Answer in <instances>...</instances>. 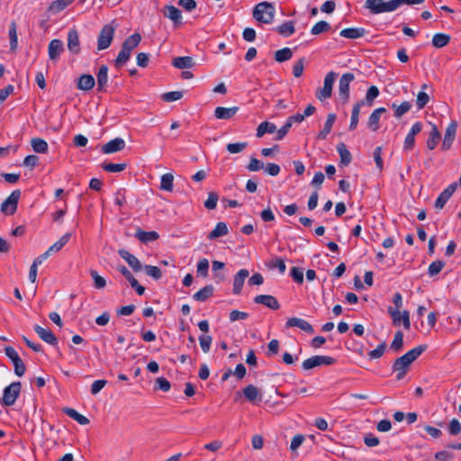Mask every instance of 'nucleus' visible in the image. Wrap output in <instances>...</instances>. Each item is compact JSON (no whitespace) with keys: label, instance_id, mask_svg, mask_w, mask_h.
Instances as JSON below:
<instances>
[{"label":"nucleus","instance_id":"obj_1","mask_svg":"<svg viewBox=\"0 0 461 461\" xmlns=\"http://www.w3.org/2000/svg\"><path fill=\"white\" fill-rule=\"evenodd\" d=\"M426 348V345H420L394 360L392 368L393 372L396 373L397 380H402L406 375L411 363L414 362Z\"/></svg>","mask_w":461,"mask_h":461},{"label":"nucleus","instance_id":"obj_2","mask_svg":"<svg viewBox=\"0 0 461 461\" xmlns=\"http://www.w3.org/2000/svg\"><path fill=\"white\" fill-rule=\"evenodd\" d=\"M275 6L268 2L258 4L253 10V17L259 23H271L275 17Z\"/></svg>","mask_w":461,"mask_h":461},{"label":"nucleus","instance_id":"obj_3","mask_svg":"<svg viewBox=\"0 0 461 461\" xmlns=\"http://www.w3.org/2000/svg\"><path fill=\"white\" fill-rule=\"evenodd\" d=\"M365 8L369 10L372 14L394 11L393 0L388 2H385L384 0H366Z\"/></svg>","mask_w":461,"mask_h":461},{"label":"nucleus","instance_id":"obj_4","mask_svg":"<svg viewBox=\"0 0 461 461\" xmlns=\"http://www.w3.org/2000/svg\"><path fill=\"white\" fill-rule=\"evenodd\" d=\"M22 384L20 382H13L4 389L2 404L5 406H12L15 403L20 395Z\"/></svg>","mask_w":461,"mask_h":461},{"label":"nucleus","instance_id":"obj_5","mask_svg":"<svg viewBox=\"0 0 461 461\" xmlns=\"http://www.w3.org/2000/svg\"><path fill=\"white\" fill-rule=\"evenodd\" d=\"M21 196L20 190H14L11 194L2 203L1 212L6 215H13L17 210L18 201Z\"/></svg>","mask_w":461,"mask_h":461},{"label":"nucleus","instance_id":"obj_6","mask_svg":"<svg viewBox=\"0 0 461 461\" xmlns=\"http://www.w3.org/2000/svg\"><path fill=\"white\" fill-rule=\"evenodd\" d=\"M336 77H337V74L333 71L329 72L325 76L323 87L317 90V92H316V97L319 100L323 101L331 96L332 87H333V84H334Z\"/></svg>","mask_w":461,"mask_h":461},{"label":"nucleus","instance_id":"obj_7","mask_svg":"<svg viewBox=\"0 0 461 461\" xmlns=\"http://www.w3.org/2000/svg\"><path fill=\"white\" fill-rule=\"evenodd\" d=\"M335 363L336 359L334 357L329 356H313L312 357L305 359L303 362L302 366L304 370H310L321 365L331 366L334 365Z\"/></svg>","mask_w":461,"mask_h":461},{"label":"nucleus","instance_id":"obj_8","mask_svg":"<svg viewBox=\"0 0 461 461\" xmlns=\"http://www.w3.org/2000/svg\"><path fill=\"white\" fill-rule=\"evenodd\" d=\"M355 79L353 73H345L339 78V96L343 104H346L349 99V85Z\"/></svg>","mask_w":461,"mask_h":461},{"label":"nucleus","instance_id":"obj_9","mask_svg":"<svg viewBox=\"0 0 461 461\" xmlns=\"http://www.w3.org/2000/svg\"><path fill=\"white\" fill-rule=\"evenodd\" d=\"M114 35V28L109 24L104 25L98 36L97 40V49L99 50H103L107 49L113 39Z\"/></svg>","mask_w":461,"mask_h":461},{"label":"nucleus","instance_id":"obj_10","mask_svg":"<svg viewBox=\"0 0 461 461\" xmlns=\"http://www.w3.org/2000/svg\"><path fill=\"white\" fill-rule=\"evenodd\" d=\"M388 312L392 317L393 323L399 326L402 322L404 329L409 330L411 327L410 313L407 310L400 312L398 310H393V307H388Z\"/></svg>","mask_w":461,"mask_h":461},{"label":"nucleus","instance_id":"obj_11","mask_svg":"<svg viewBox=\"0 0 461 461\" xmlns=\"http://www.w3.org/2000/svg\"><path fill=\"white\" fill-rule=\"evenodd\" d=\"M457 126V122L456 121H452L447 127L441 144L442 150H448L452 147L453 141L456 138Z\"/></svg>","mask_w":461,"mask_h":461},{"label":"nucleus","instance_id":"obj_12","mask_svg":"<svg viewBox=\"0 0 461 461\" xmlns=\"http://www.w3.org/2000/svg\"><path fill=\"white\" fill-rule=\"evenodd\" d=\"M63 51L64 45L62 41L59 39H54L50 41L48 46V54L51 61H57Z\"/></svg>","mask_w":461,"mask_h":461},{"label":"nucleus","instance_id":"obj_13","mask_svg":"<svg viewBox=\"0 0 461 461\" xmlns=\"http://www.w3.org/2000/svg\"><path fill=\"white\" fill-rule=\"evenodd\" d=\"M285 327L287 329L292 327H297L308 334H312L314 332V329L311 323H309L305 320L297 317L289 318L285 322Z\"/></svg>","mask_w":461,"mask_h":461},{"label":"nucleus","instance_id":"obj_14","mask_svg":"<svg viewBox=\"0 0 461 461\" xmlns=\"http://www.w3.org/2000/svg\"><path fill=\"white\" fill-rule=\"evenodd\" d=\"M68 49L74 55H77L80 52L79 35L75 28L68 32Z\"/></svg>","mask_w":461,"mask_h":461},{"label":"nucleus","instance_id":"obj_15","mask_svg":"<svg viewBox=\"0 0 461 461\" xmlns=\"http://www.w3.org/2000/svg\"><path fill=\"white\" fill-rule=\"evenodd\" d=\"M33 330L37 333V335L46 343L52 346L58 344V339L50 330L44 329L38 324L34 325Z\"/></svg>","mask_w":461,"mask_h":461},{"label":"nucleus","instance_id":"obj_16","mask_svg":"<svg viewBox=\"0 0 461 461\" xmlns=\"http://www.w3.org/2000/svg\"><path fill=\"white\" fill-rule=\"evenodd\" d=\"M254 303L258 304H263L271 310H278L280 303L277 299L273 295L259 294L254 298Z\"/></svg>","mask_w":461,"mask_h":461},{"label":"nucleus","instance_id":"obj_17","mask_svg":"<svg viewBox=\"0 0 461 461\" xmlns=\"http://www.w3.org/2000/svg\"><path fill=\"white\" fill-rule=\"evenodd\" d=\"M97 91L104 93L106 92L108 86V67L103 65L100 67L97 75Z\"/></svg>","mask_w":461,"mask_h":461},{"label":"nucleus","instance_id":"obj_18","mask_svg":"<svg viewBox=\"0 0 461 461\" xmlns=\"http://www.w3.org/2000/svg\"><path fill=\"white\" fill-rule=\"evenodd\" d=\"M125 148V141L122 138H115L102 147V151L104 154H111L121 151Z\"/></svg>","mask_w":461,"mask_h":461},{"label":"nucleus","instance_id":"obj_19","mask_svg":"<svg viewBox=\"0 0 461 461\" xmlns=\"http://www.w3.org/2000/svg\"><path fill=\"white\" fill-rule=\"evenodd\" d=\"M386 112L384 107L377 108L373 111L367 121V127L374 132L377 131L380 128V118L383 113Z\"/></svg>","mask_w":461,"mask_h":461},{"label":"nucleus","instance_id":"obj_20","mask_svg":"<svg viewBox=\"0 0 461 461\" xmlns=\"http://www.w3.org/2000/svg\"><path fill=\"white\" fill-rule=\"evenodd\" d=\"M69 239V233H66L65 235H63L57 242H55L51 247H50L46 252L41 255L39 259H45L48 257L51 256L52 252L59 251L65 246V244L68 242Z\"/></svg>","mask_w":461,"mask_h":461},{"label":"nucleus","instance_id":"obj_21","mask_svg":"<svg viewBox=\"0 0 461 461\" xmlns=\"http://www.w3.org/2000/svg\"><path fill=\"white\" fill-rule=\"evenodd\" d=\"M238 111L239 107L237 106L230 108L218 106L214 110V116L220 120H229L232 118L237 113Z\"/></svg>","mask_w":461,"mask_h":461},{"label":"nucleus","instance_id":"obj_22","mask_svg":"<svg viewBox=\"0 0 461 461\" xmlns=\"http://www.w3.org/2000/svg\"><path fill=\"white\" fill-rule=\"evenodd\" d=\"M95 85V78L92 75L84 74L79 77L77 86L82 91H90Z\"/></svg>","mask_w":461,"mask_h":461},{"label":"nucleus","instance_id":"obj_23","mask_svg":"<svg viewBox=\"0 0 461 461\" xmlns=\"http://www.w3.org/2000/svg\"><path fill=\"white\" fill-rule=\"evenodd\" d=\"M165 9L164 15L170 19L176 26L179 25L182 20L181 11L174 5H166Z\"/></svg>","mask_w":461,"mask_h":461},{"label":"nucleus","instance_id":"obj_24","mask_svg":"<svg viewBox=\"0 0 461 461\" xmlns=\"http://www.w3.org/2000/svg\"><path fill=\"white\" fill-rule=\"evenodd\" d=\"M249 272L247 269H241L236 274V276L234 277V281H233V294H240L244 281L249 276Z\"/></svg>","mask_w":461,"mask_h":461},{"label":"nucleus","instance_id":"obj_25","mask_svg":"<svg viewBox=\"0 0 461 461\" xmlns=\"http://www.w3.org/2000/svg\"><path fill=\"white\" fill-rule=\"evenodd\" d=\"M337 151L339 155V165L346 167L350 164L352 160V155L350 151L347 149L344 143H339L337 146Z\"/></svg>","mask_w":461,"mask_h":461},{"label":"nucleus","instance_id":"obj_26","mask_svg":"<svg viewBox=\"0 0 461 461\" xmlns=\"http://www.w3.org/2000/svg\"><path fill=\"white\" fill-rule=\"evenodd\" d=\"M172 65L179 69L191 68L194 66V62L192 57H176L173 59Z\"/></svg>","mask_w":461,"mask_h":461},{"label":"nucleus","instance_id":"obj_27","mask_svg":"<svg viewBox=\"0 0 461 461\" xmlns=\"http://www.w3.org/2000/svg\"><path fill=\"white\" fill-rule=\"evenodd\" d=\"M140 41L141 35L139 32H135L123 41L122 47L131 53V51L140 44Z\"/></svg>","mask_w":461,"mask_h":461},{"label":"nucleus","instance_id":"obj_28","mask_svg":"<svg viewBox=\"0 0 461 461\" xmlns=\"http://www.w3.org/2000/svg\"><path fill=\"white\" fill-rule=\"evenodd\" d=\"M441 138L440 132L438 131L436 125H432L429 132V137L426 141V146L429 149L432 150L436 148Z\"/></svg>","mask_w":461,"mask_h":461},{"label":"nucleus","instance_id":"obj_29","mask_svg":"<svg viewBox=\"0 0 461 461\" xmlns=\"http://www.w3.org/2000/svg\"><path fill=\"white\" fill-rule=\"evenodd\" d=\"M135 237L141 242L147 243L158 239L159 235L157 231H144L140 229L137 230Z\"/></svg>","mask_w":461,"mask_h":461},{"label":"nucleus","instance_id":"obj_30","mask_svg":"<svg viewBox=\"0 0 461 461\" xmlns=\"http://www.w3.org/2000/svg\"><path fill=\"white\" fill-rule=\"evenodd\" d=\"M366 34L364 28H347L339 32V35L348 39H358Z\"/></svg>","mask_w":461,"mask_h":461},{"label":"nucleus","instance_id":"obj_31","mask_svg":"<svg viewBox=\"0 0 461 461\" xmlns=\"http://www.w3.org/2000/svg\"><path fill=\"white\" fill-rule=\"evenodd\" d=\"M336 120V114L335 113H329L327 120L325 122L323 129L319 132L318 139L319 140H325L328 136V134L330 132L332 126Z\"/></svg>","mask_w":461,"mask_h":461},{"label":"nucleus","instance_id":"obj_32","mask_svg":"<svg viewBox=\"0 0 461 461\" xmlns=\"http://www.w3.org/2000/svg\"><path fill=\"white\" fill-rule=\"evenodd\" d=\"M243 394L246 397V399H248L251 402L257 400H262V396L260 395L258 389L253 384H249L248 386H246L243 389Z\"/></svg>","mask_w":461,"mask_h":461},{"label":"nucleus","instance_id":"obj_33","mask_svg":"<svg viewBox=\"0 0 461 461\" xmlns=\"http://www.w3.org/2000/svg\"><path fill=\"white\" fill-rule=\"evenodd\" d=\"M75 0H56L53 1L48 7V12L58 14L67 8Z\"/></svg>","mask_w":461,"mask_h":461},{"label":"nucleus","instance_id":"obj_34","mask_svg":"<svg viewBox=\"0 0 461 461\" xmlns=\"http://www.w3.org/2000/svg\"><path fill=\"white\" fill-rule=\"evenodd\" d=\"M64 413H66L68 417L77 421L80 425H87L90 420L84 415L80 414L75 409L72 408H65L63 410Z\"/></svg>","mask_w":461,"mask_h":461},{"label":"nucleus","instance_id":"obj_35","mask_svg":"<svg viewBox=\"0 0 461 461\" xmlns=\"http://www.w3.org/2000/svg\"><path fill=\"white\" fill-rule=\"evenodd\" d=\"M228 233V227L225 222H218L215 228L208 234L209 240H214L222 237Z\"/></svg>","mask_w":461,"mask_h":461},{"label":"nucleus","instance_id":"obj_36","mask_svg":"<svg viewBox=\"0 0 461 461\" xmlns=\"http://www.w3.org/2000/svg\"><path fill=\"white\" fill-rule=\"evenodd\" d=\"M213 293V287L212 285H206L203 288L200 289L198 292H196L193 298L195 301L199 302H204L206 301L210 296L212 295Z\"/></svg>","mask_w":461,"mask_h":461},{"label":"nucleus","instance_id":"obj_37","mask_svg":"<svg viewBox=\"0 0 461 461\" xmlns=\"http://www.w3.org/2000/svg\"><path fill=\"white\" fill-rule=\"evenodd\" d=\"M276 131V126L268 122H261L257 128V137L260 138L266 133H273Z\"/></svg>","mask_w":461,"mask_h":461},{"label":"nucleus","instance_id":"obj_38","mask_svg":"<svg viewBox=\"0 0 461 461\" xmlns=\"http://www.w3.org/2000/svg\"><path fill=\"white\" fill-rule=\"evenodd\" d=\"M10 50L15 51L18 46L16 23L13 21L9 27Z\"/></svg>","mask_w":461,"mask_h":461},{"label":"nucleus","instance_id":"obj_39","mask_svg":"<svg viewBox=\"0 0 461 461\" xmlns=\"http://www.w3.org/2000/svg\"><path fill=\"white\" fill-rule=\"evenodd\" d=\"M31 145L33 150L37 153H47L49 145L48 143L41 138H33L31 140Z\"/></svg>","mask_w":461,"mask_h":461},{"label":"nucleus","instance_id":"obj_40","mask_svg":"<svg viewBox=\"0 0 461 461\" xmlns=\"http://www.w3.org/2000/svg\"><path fill=\"white\" fill-rule=\"evenodd\" d=\"M174 187V176L171 173L162 175L160 180V189L171 192Z\"/></svg>","mask_w":461,"mask_h":461},{"label":"nucleus","instance_id":"obj_41","mask_svg":"<svg viewBox=\"0 0 461 461\" xmlns=\"http://www.w3.org/2000/svg\"><path fill=\"white\" fill-rule=\"evenodd\" d=\"M392 107L394 110V116L399 119L411 110V104L410 102L404 101L399 105L393 103Z\"/></svg>","mask_w":461,"mask_h":461},{"label":"nucleus","instance_id":"obj_42","mask_svg":"<svg viewBox=\"0 0 461 461\" xmlns=\"http://www.w3.org/2000/svg\"><path fill=\"white\" fill-rule=\"evenodd\" d=\"M450 41V36L445 33H436L432 38V44L436 48H443Z\"/></svg>","mask_w":461,"mask_h":461},{"label":"nucleus","instance_id":"obj_43","mask_svg":"<svg viewBox=\"0 0 461 461\" xmlns=\"http://www.w3.org/2000/svg\"><path fill=\"white\" fill-rule=\"evenodd\" d=\"M276 31L282 36L288 37L292 35L295 31L294 23L293 21L285 22V23L278 26Z\"/></svg>","mask_w":461,"mask_h":461},{"label":"nucleus","instance_id":"obj_44","mask_svg":"<svg viewBox=\"0 0 461 461\" xmlns=\"http://www.w3.org/2000/svg\"><path fill=\"white\" fill-rule=\"evenodd\" d=\"M293 57V51L290 48H284L275 52V59L277 62H285Z\"/></svg>","mask_w":461,"mask_h":461},{"label":"nucleus","instance_id":"obj_45","mask_svg":"<svg viewBox=\"0 0 461 461\" xmlns=\"http://www.w3.org/2000/svg\"><path fill=\"white\" fill-rule=\"evenodd\" d=\"M331 26L328 22L320 21L312 26L311 33L313 35H319L321 33L328 32Z\"/></svg>","mask_w":461,"mask_h":461},{"label":"nucleus","instance_id":"obj_46","mask_svg":"<svg viewBox=\"0 0 461 461\" xmlns=\"http://www.w3.org/2000/svg\"><path fill=\"white\" fill-rule=\"evenodd\" d=\"M126 167H127V164H125V163H119V164H115V163H104L102 165V168L104 171L111 172V173L123 171L126 168Z\"/></svg>","mask_w":461,"mask_h":461},{"label":"nucleus","instance_id":"obj_47","mask_svg":"<svg viewBox=\"0 0 461 461\" xmlns=\"http://www.w3.org/2000/svg\"><path fill=\"white\" fill-rule=\"evenodd\" d=\"M403 347V334L402 331L398 330L394 334V338L393 342L391 343V348L394 351H400Z\"/></svg>","mask_w":461,"mask_h":461},{"label":"nucleus","instance_id":"obj_48","mask_svg":"<svg viewBox=\"0 0 461 461\" xmlns=\"http://www.w3.org/2000/svg\"><path fill=\"white\" fill-rule=\"evenodd\" d=\"M131 54V53L130 51H127V50L122 47V50L115 59V66L118 68L123 66L130 59Z\"/></svg>","mask_w":461,"mask_h":461},{"label":"nucleus","instance_id":"obj_49","mask_svg":"<svg viewBox=\"0 0 461 461\" xmlns=\"http://www.w3.org/2000/svg\"><path fill=\"white\" fill-rule=\"evenodd\" d=\"M219 200V195L215 192H210L208 194V198L204 202V207L208 210H213L217 206V203Z\"/></svg>","mask_w":461,"mask_h":461},{"label":"nucleus","instance_id":"obj_50","mask_svg":"<svg viewBox=\"0 0 461 461\" xmlns=\"http://www.w3.org/2000/svg\"><path fill=\"white\" fill-rule=\"evenodd\" d=\"M90 275L94 279V285L96 289H103L105 287V279L103 276H101L96 270H91Z\"/></svg>","mask_w":461,"mask_h":461},{"label":"nucleus","instance_id":"obj_51","mask_svg":"<svg viewBox=\"0 0 461 461\" xmlns=\"http://www.w3.org/2000/svg\"><path fill=\"white\" fill-rule=\"evenodd\" d=\"M247 142L229 143L227 144L226 149L230 153L236 154L242 152L247 148Z\"/></svg>","mask_w":461,"mask_h":461},{"label":"nucleus","instance_id":"obj_52","mask_svg":"<svg viewBox=\"0 0 461 461\" xmlns=\"http://www.w3.org/2000/svg\"><path fill=\"white\" fill-rule=\"evenodd\" d=\"M444 267V261H432L429 267L428 273L430 276H435L443 269Z\"/></svg>","mask_w":461,"mask_h":461},{"label":"nucleus","instance_id":"obj_53","mask_svg":"<svg viewBox=\"0 0 461 461\" xmlns=\"http://www.w3.org/2000/svg\"><path fill=\"white\" fill-rule=\"evenodd\" d=\"M182 97L183 92L181 91H172L162 95V100L168 103L180 100Z\"/></svg>","mask_w":461,"mask_h":461},{"label":"nucleus","instance_id":"obj_54","mask_svg":"<svg viewBox=\"0 0 461 461\" xmlns=\"http://www.w3.org/2000/svg\"><path fill=\"white\" fill-rule=\"evenodd\" d=\"M385 348H386L385 342H382L381 344H379L377 346L376 348L368 352L369 358L375 359V358L381 357L384 353Z\"/></svg>","mask_w":461,"mask_h":461},{"label":"nucleus","instance_id":"obj_55","mask_svg":"<svg viewBox=\"0 0 461 461\" xmlns=\"http://www.w3.org/2000/svg\"><path fill=\"white\" fill-rule=\"evenodd\" d=\"M212 341V339L209 335H201L199 337V343H200L202 350L204 353L209 352Z\"/></svg>","mask_w":461,"mask_h":461},{"label":"nucleus","instance_id":"obj_56","mask_svg":"<svg viewBox=\"0 0 461 461\" xmlns=\"http://www.w3.org/2000/svg\"><path fill=\"white\" fill-rule=\"evenodd\" d=\"M379 95V89L375 86H372L368 88L366 95V103L371 105L373 104V101Z\"/></svg>","mask_w":461,"mask_h":461},{"label":"nucleus","instance_id":"obj_57","mask_svg":"<svg viewBox=\"0 0 461 461\" xmlns=\"http://www.w3.org/2000/svg\"><path fill=\"white\" fill-rule=\"evenodd\" d=\"M13 365L14 367V373L18 376H23L26 371V367L24 363L23 362L22 358L19 357L13 361Z\"/></svg>","mask_w":461,"mask_h":461},{"label":"nucleus","instance_id":"obj_58","mask_svg":"<svg viewBox=\"0 0 461 461\" xmlns=\"http://www.w3.org/2000/svg\"><path fill=\"white\" fill-rule=\"evenodd\" d=\"M291 276L293 277L294 281L297 284H303V269L301 267H294L291 269Z\"/></svg>","mask_w":461,"mask_h":461},{"label":"nucleus","instance_id":"obj_59","mask_svg":"<svg viewBox=\"0 0 461 461\" xmlns=\"http://www.w3.org/2000/svg\"><path fill=\"white\" fill-rule=\"evenodd\" d=\"M429 96L428 94H426L423 91H420L418 93L416 104L419 109L424 108L425 105L429 103Z\"/></svg>","mask_w":461,"mask_h":461},{"label":"nucleus","instance_id":"obj_60","mask_svg":"<svg viewBox=\"0 0 461 461\" xmlns=\"http://www.w3.org/2000/svg\"><path fill=\"white\" fill-rule=\"evenodd\" d=\"M247 168L251 172H256L264 168V164L261 160L256 158H251L249 165L247 166Z\"/></svg>","mask_w":461,"mask_h":461},{"label":"nucleus","instance_id":"obj_61","mask_svg":"<svg viewBox=\"0 0 461 461\" xmlns=\"http://www.w3.org/2000/svg\"><path fill=\"white\" fill-rule=\"evenodd\" d=\"M114 196V203L116 205L122 206L126 203V191L124 188L117 190Z\"/></svg>","mask_w":461,"mask_h":461},{"label":"nucleus","instance_id":"obj_62","mask_svg":"<svg viewBox=\"0 0 461 461\" xmlns=\"http://www.w3.org/2000/svg\"><path fill=\"white\" fill-rule=\"evenodd\" d=\"M448 432L452 436H456L461 432V423L456 419H453L449 422Z\"/></svg>","mask_w":461,"mask_h":461},{"label":"nucleus","instance_id":"obj_63","mask_svg":"<svg viewBox=\"0 0 461 461\" xmlns=\"http://www.w3.org/2000/svg\"><path fill=\"white\" fill-rule=\"evenodd\" d=\"M305 438L303 434L295 435L291 441L290 449L293 452H295L299 447L303 443Z\"/></svg>","mask_w":461,"mask_h":461},{"label":"nucleus","instance_id":"obj_64","mask_svg":"<svg viewBox=\"0 0 461 461\" xmlns=\"http://www.w3.org/2000/svg\"><path fill=\"white\" fill-rule=\"evenodd\" d=\"M146 274L154 279H159L161 277V271L158 267L154 266H144Z\"/></svg>","mask_w":461,"mask_h":461}]
</instances>
